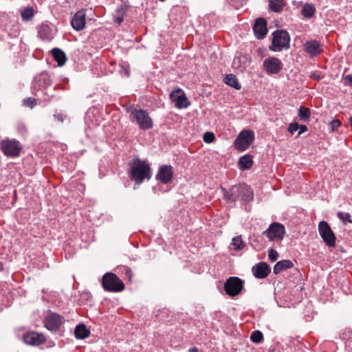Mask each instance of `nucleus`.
I'll list each match as a JSON object with an SVG mask.
<instances>
[{
    "instance_id": "nucleus-1",
    "label": "nucleus",
    "mask_w": 352,
    "mask_h": 352,
    "mask_svg": "<svg viewBox=\"0 0 352 352\" xmlns=\"http://www.w3.org/2000/svg\"><path fill=\"white\" fill-rule=\"evenodd\" d=\"M130 170L129 175L135 184L140 185L144 180L148 181L152 176L151 168L149 164L139 157H134L129 163Z\"/></svg>"
},
{
    "instance_id": "nucleus-2",
    "label": "nucleus",
    "mask_w": 352,
    "mask_h": 352,
    "mask_svg": "<svg viewBox=\"0 0 352 352\" xmlns=\"http://www.w3.org/2000/svg\"><path fill=\"white\" fill-rule=\"evenodd\" d=\"M224 191V198L229 202H235L239 199L247 204L254 199V192L249 186L245 184L234 185L229 190Z\"/></svg>"
},
{
    "instance_id": "nucleus-3",
    "label": "nucleus",
    "mask_w": 352,
    "mask_h": 352,
    "mask_svg": "<svg viewBox=\"0 0 352 352\" xmlns=\"http://www.w3.org/2000/svg\"><path fill=\"white\" fill-rule=\"evenodd\" d=\"M272 45L270 50L272 52H280L290 47V36L285 30H277L272 33Z\"/></svg>"
},
{
    "instance_id": "nucleus-4",
    "label": "nucleus",
    "mask_w": 352,
    "mask_h": 352,
    "mask_svg": "<svg viewBox=\"0 0 352 352\" xmlns=\"http://www.w3.org/2000/svg\"><path fill=\"white\" fill-rule=\"evenodd\" d=\"M131 120L135 122L141 130H148L153 128V122L148 113L142 109H133L131 111Z\"/></svg>"
},
{
    "instance_id": "nucleus-5",
    "label": "nucleus",
    "mask_w": 352,
    "mask_h": 352,
    "mask_svg": "<svg viewBox=\"0 0 352 352\" xmlns=\"http://www.w3.org/2000/svg\"><path fill=\"white\" fill-rule=\"evenodd\" d=\"M102 285L104 290L120 292L124 289L123 282L113 273L107 272L102 276Z\"/></svg>"
},
{
    "instance_id": "nucleus-6",
    "label": "nucleus",
    "mask_w": 352,
    "mask_h": 352,
    "mask_svg": "<svg viewBox=\"0 0 352 352\" xmlns=\"http://www.w3.org/2000/svg\"><path fill=\"white\" fill-rule=\"evenodd\" d=\"M0 149L8 157L19 156L22 149L19 141L16 139H5L0 142Z\"/></svg>"
},
{
    "instance_id": "nucleus-7",
    "label": "nucleus",
    "mask_w": 352,
    "mask_h": 352,
    "mask_svg": "<svg viewBox=\"0 0 352 352\" xmlns=\"http://www.w3.org/2000/svg\"><path fill=\"white\" fill-rule=\"evenodd\" d=\"M254 138V132L253 131L243 129L235 139L234 142V147L239 151H244L253 143Z\"/></svg>"
},
{
    "instance_id": "nucleus-8",
    "label": "nucleus",
    "mask_w": 352,
    "mask_h": 352,
    "mask_svg": "<svg viewBox=\"0 0 352 352\" xmlns=\"http://www.w3.org/2000/svg\"><path fill=\"white\" fill-rule=\"evenodd\" d=\"M285 233V226L277 222L272 223L270 225L269 228L263 232V236L269 239L272 241H281Z\"/></svg>"
},
{
    "instance_id": "nucleus-9",
    "label": "nucleus",
    "mask_w": 352,
    "mask_h": 352,
    "mask_svg": "<svg viewBox=\"0 0 352 352\" xmlns=\"http://www.w3.org/2000/svg\"><path fill=\"white\" fill-rule=\"evenodd\" d=\"M318 232L324 243L330 248L336 245V237L329 223L321 221L318 224Z\"/></svg>"
},
{
    "instance_id": "nucleus-10",
    "label": "nucleus",
    "mask_w": 352,
    "mask_h": 352,
    "mask_svg": "<svg viewBox=\"0 0 352 352\" xmlns=\"http://www.w3.org/2000/svg\"><path fill=\"white\" fill-rule=\"evenodd\" d=\"M65 318L55 312L50 311L45 319V327L52 332H58L65 323Z\"/></svg>"
},
{
    "instance_id": "nucleus-11",
    "label": "nucleus",
    "mask_w": 352,
    "mask_h": 352,
    "mask_svg": "<svg viewBox=\"0 0 352 352\" xmlns=\"http://www.w3.org/2000/svg\"><path fill=\"white\" fill-rule=\"evenodd\" d=\"M243 281L236 276H231L224 283V290L230 296L239 295L243 289Z\"/></svg>"
},
{
    "instance_id": "nucleus-12",
    "label": "nucleus",
    "mask_w": 352,
    "mask_h": 352,
    "mask_svg": "<svg viewBox=\"0 0 352 352\" xmlns=\"http://www.w3.org/2000/svg\"><path fill=\"white\" fill-rule=\"evenodd\" d=\"M52 82L51 76L47 72H43L35 76L32 82V89L34 90L45 89L49 87Z\"/></svg>"
},
{
    "instance_id": "nucleus-13",
    "label": "nucleus",
    "mask_w": 352,
    "mask_h": 352,
    "mask_svg": "<svg viewBox=\"0 0 352 352\" xmlns=\"http://www.w3.org/2000/svg\"><path fill=\"white\" fill-rule=\"evenodd\" d=\"M263 67L268 74H276L282 69L283 64L278 58L270 56L263 61Z\"/></svg>"
},
{
    "instance_id": "nucleus-14",
    "label": "nucleus",
    "mask_w": 352,
    "mask_h": 352,
    "mask_svg": "<svg viewBox=\"0 0 352 352\" xmlns=\"http://www.w3.org/2000/svg\"><path fill=\"white\" fill-rule=\"evenodd\" d=\"M173 177V166L170 165H163L159 168L155 179L162 184H166L172 180Z\"/></svg>"
},
{
    "instance_id": "nucleus-15",
    "label": "nucleus",
    "mask_w": 352,
    "mask_h": 352,
    "mask_svg": "<svg viewBox=\"0 0 352 352\" xmlns=\"http://www.w3.org/2000/svg\"><path fill=\"white\" fill-rule=\"evenodd\" d=\"M170 97L175 102V107L179 109L187 108L190 105L185 94L180 89L172 91Z\"/></svg>"
},
{
    "instance_id": "nucleus-16",
    "label": "nucleus",
    "mask_w": 352,
    "mask_h": 352,
    "mask_svg": "<svg viewBox=\"0 0 352 352\" xmlns=\"http://www.w3.org/2000/svg\"><path fill=\"white\" fill-rule=\"evenodd\" d=\"M38 34L42 40L50 41L54 38L55 28L52 24L42 23L38 28Z\"/></svg>"
},
{
    "instance_id": "nucleus-17",
    "label": "nucleus",
    "mask_w": 352,
    "mask_h": 352,
    "mask_svg": "<svg viewBox=\"0 0 352 352\" xmlns=\"http://www.w3.org/2000/svg\"><path fill=\"white\" fill-rule=\"evenodd\" d=\"M252 272L256 278L263 279L271 272V267L267 263L260 262L252 267Z\"/></svg>"
},
{
    "instance_id": "nucleus-18",
    "label": "nucleus",
    "mask_w": 352,
    "mask_h": 352,
    "mask_svg": "<svg viewBox=\"0 0 352 352\" xmlns=\"http://www.w3.org/2000/svg\"><path fill=\"white\" fill-rule=\"evenodd\" d=\"M253 31L257 39H263L267 33L266 21L263 18L256 19L253 25Z\"/></svg>"
},
{
    "instance_id": "nucleus-19",
    "label": "nucleus",
    "mask_w": 352,
    "mask_h": 352,
    "mask_svg": "<svg viewBox=\"0 0 352 352\" xmlns=\"http://www.w3.org/2000/svg\"><path fill=\"white\" fill-rule=\"evenodd\" d=\"M23 339L25 343L32 346H38L45 341L44 335L34 331L25 333Z\"/></svg>"
},
{
    "instance_id": "nucleus-20",
    "label": "nucleus",
    "mask_w": 352,
    "mask_h": 352,
    "mask_svg": "<svg viewBox=\"0 0 352 352\" xmlns=\"http://www.w3.org/2000/svg\"><path fill=\"white\" fill-rule=\"evenodd\" d=\"M304 50L311 58L316 57L322 52V45L316 40L307 41L304 44Z\"/></svg>"
},
{
    "instance_id": "nucleus-21",
    "label": "nucleus",
    "mask_w": 352,
    "mask_h": 352,
    "mask_svg": "<svg viewBox=\"0 0 352 352\" xmlns=\"http://www.w3.org/2000/svg\"><path fill=\"white\" fill-rule=\"evenodd\" d=\"M85 16L86 14L84 10H78L73 16L71 24L75 30L80 31L85 28L86 23Z\"/></svg>"
},
{
    "instance_id": "nucleus-22",
    "label": "nucleus",
    "mask_w": 352,
    "mask_h": 352,
    "mask_svg": "<svg viewBox=\"0 0 352 352\" xmlns=\"http://www.w3.org/2000/svg\"><path fill=\"white\" fill-rule=\"evenodd\" d=\"M90 331L87 328L84 324H79L76 325L74 330V335L76 339L83 340L89 337Z\"/></svg>"
},
{
    "instance_id": "nucleus-23",
    "label": "nucleus",
    "mask_w": 352,
    "mask_h": 352,
    "mask_svg": "<svg viewBox=\"0 0 352 352\" xmlns=\"http://www.w3.org/2000/svg\"><path fill=\"white\" fill-rule=\"evenodd\" d=\"M293 265L294 264L290 260H282L275 264L273 272L275 274H278L285 270L292 267Z\"/></svg>"
},
{
    "instance_id": "nucleus-24",
    "label": "nucleus",
    "mask_w": 352,
    "mask_h": 352,
    "mask_svg": "<svg viewBox=\"0 0 352 352\" xmlns=\"http://www.w3.org/2000/svg\"><path fill=\"white\" fill-rule=\"evenodd\" d=\"M54 59L58 63V66H63L66 61L65 52L59 48L55 47L52 50Z\"/></svg>"
},
{
    "instance_id": "nucleus-25",
    "label": "nucleus",
    "mask_w": 352,
    "mask_h": 352,
    "mask_svg": "<svg viewBox=\"0 0 352 352\" xmlns=\"http://www.w3.org/2000/svg\"><path fill=\"white\" fill-rule=\"evenodd\" d=\"M238 163L241 170H248L253 164L252 157L249 154H246L239 158Z\"/></svg>"
},
{
    "instance_id": "nucleus-26",
    "label": "nucleus",
    "mask_w": 352,
    "mask_h": 352,
    "mask_svg": "<svg viewBox=\"0 0 352 352\" xmlns=\"http://www.w3.org/2000/svg\"><path fill=\"white\" fill-rule=\"evenodd\" d=\"M223 82L236 90H239L241 88L236 76L232 74H227L224 77Z\"/></svg>"
},
{
    "instance_id": "nucleus-27",
    "label": "nucleus",
    "mask_w": 352,
    "mask_h": 352,
    "mask_svg": "<svg viewBox=\"0 0 352 352\" xmlns=\"http://www.w3.org/2000/svg\"><path fill=\"white\" fill-rule=\"evenodd\" d=\"M316 12V8L311 3H305L301 10V14L307 19L312 17Z\"/></svg>"
},
{
    "instance_id": "nucleus-28",
    "label": "nucleus",
    "mask_w": 352,
    "mask_h": 352,
    "mask_svg": "<svg viewBox=\"0 0 352 352\" xmlns=\"http://www.w3.org/2000/svg\"><path fill=\"white\" fill-rule=\"evenodd\" d=\"M284 0H270L269 10L274 12H280L284 6Z\"/></svg>"
},
{
    "instance_id": "nucleus-29",
    "label": "nucleus",
    "mask_w": 352,
    "mask_h": 352,
    "mask_svg": "<svg viewBox=\"0 0 352 352\" xmlns=\"http://www.w3.org/2000/svg\"><path fill=\"white\" fill-rule=\"evenodd\" d=\"M230 245L231 248L234 250H241L244 248L245 244L242 240L241 236H237L232 239Z\"/></svg>"
},
{
    "instance_id": "nucleus-30",
    "label": "nucleus",
    "mask_w": 352,
    "mask_h": 352,
    "mask_svg": "<svg viewBox=\"0 0 352 352\" xmlns=\"http://www.w3.org/2000/svg\"><path fill=\"white\" fill-rule=\"evenodd\" d=\"M311 116L310 109L307 107L301 106L298 109V117L301 121L307 122L309 121Z\"/></svg>"
},
{
    "instance_id": "nucleus-31",
    "label": "nucleus",
    "mask_w": 352,
    "mask_h": 352,
    "mask_svg": "<svg viewBox=\"0 0 352 352\" xmlns=\"http://www.w3.org/2000/svg\"><path fill=\"white\" fill-rule=\"evenodd\" d=\"M33 16L34 10L31 7H28L21 12V17L23 21H30Z\"/></svg>"
},
{
    "instance_id": "nucleus-32",
    "label": "nucleus",
    "mask_w": 352,
    "mask_h": 352,
    "mask_svg": "<svg viewBox=\"0 0 352 352\" xmlns=\"http://www.w3.org/2000/svg\"><path fill=\"white\" fill-rule=\"evenodd\" d=\"M250 340L254 343H261L263 340V336L261 331L257 330L252 332Z\"/></svg>"
},
{
    "instance_id": "nucleus-33",
    "label": "nucleus",
    "mask_w": 352,
    "mask_h": 352,
    "mask_svg": "<svg viewBox=\"0 0 352 352\" xmlns=\"http://www.w3.org/2000/svg\"><path fill=\"white\" fill-rule=\"evenodd\" d=\"M337 217L344 223H351V217L349 213L344 212H338Z\"/></svg>"
},
{
    "instance_id": "nucleus-34",
    "label": "nucleus",
    "mask_w": 352,
    "mask_h": 352,
    "mask_svg": "<svg viewBox=\"0 0 352 352\" xmlns=\"http://www.w3.org/2000/svg\"><path fill=\"white\" fill-rule=\"evenodd\" d=\"M36 103H37L36 100L32 97L26 98L23 99V104L25 106H28V107H30L31 109H32L34 107H35Z\"/></svg>"
},
{
    "instance_id": "nucleus-35",
    "label": "nucleus",
    "mask_w": 352,
    "mask_h": 352,
    "mask_svg": "<svg viewBox=\"0 0 352 352\" xmlns=\"http://www.w3.org/2000/svg\"><path fill=\"white\" fill-rule=\"evenodd\" d=\"M203 139L205 142L211 143L214 140L215 136L212 132L207 131L204 133Z\"/></svg>"
},
{
    "instance_id": "nucleus-36",
    "label": "nucleus",
    "mask_w": 352,
    "mask_h": 352,
    "mask_svg": "<svg viewBox=\"0 0 352 352\" xmlns=\"http://www.w3.org/2000/svg\"><path fill=\"white\" fill-rule=\"evenodd\" d=\"M17 131L21 135H25L28 132V127L23 122H18L16 125Z\"/></svg>"
},
{
    "instance_id": "nucleus-37",
    "label": "nucleus",
    "mask_w": 352,
    "mask_h": 352,
    "mask_svg": "<svg viewBox=\"0 0 352 352\" xmlns=\"http://www.w3.org/2000/svg\"><path fill=\"white\" fill-rule=\"evenodd\" d=\"M268 257L272 262H275L278 259V254L276 250L270 248L268 251Z\"/></svg>"
},
{
    "instance_id": "nucleus-38",
    "label": "nucleus",
    "mask_w": 352,
    "mask_h": 352,
    "mask_svg": "<svg viewBox=\"0 0 352 352\" xmlns=\"http://www.w3.org/2000/svg\"><path fill=\"white\" fill-rule=\"evenodd\" d=\"M299 129V124L297 122H292L289 125L288 131L292 134L298 131Z\"/></svg>"
},
{
    "instance_id": "nucleus-39",
    "label": "nucleus",
    "mask_w": 352,
    "mask_h": 352,
    "mask_svg": "<svg viewBox=\"0 0 352 352\" xmlns=\"http://www.w3.org/2000/svg\"><path fill=\"white\" fill-rule=\"evenodd\" d=\"M330 125L332 131H335L341 125V122L339 120H333L331 122Z\"/></svg>"
},
{
    "instance_id": "nucleus-40",
    "label": "nucleus",
    "mask_w": 352,
    "mask_h": 352,
    "mask_svg": "<svg viewBox=\"0 0 352 352\" xmlns=\"http://www.w3.org/2000/svg\"><path fill=\"white\" fill-rule=\"evenodd\" d=\"M344 79L345 85L352 87V74H348Z\"/></svg>"
},
{
    "instance_id": "nucleus-41",
    "label": "nucleus",
    "mask_w": 352,
    "mask_h": 352,
    "mask_svg": "<svg viewBox=\"0 0 352 352\" xmlns=\"http://www.w3.org/2000/svg\"><path fill=\"white\" fill-rule=\"evenodd\" d=\"M299 132L298 135H301L302 133L306 132L308 130V127L305 124L299 125Z\"/></svg>"
},
{
    "instance_id": "nucleus-42",
    "label": "nucleus",
    "mask_w": 352,
    "mask_h": 352,
    "mask_svg": "<svg viewBox=\"0 0 352 352\" xmlns=\"http://www.w3.org/2000/svg\"><path fill=\"white\" fill-rule=\"evenodd\" d=\"M54 117L61 122H63L65 118V116L60 113L54 114Z\"/></svg>"
},
{
    "instance_id": "nucleus-43",
    "label": "nucleus",
    "mask_w": 352,
    "mask_h": 352,
    "mask_svg": "<svg viewBox=\"0 0 352 352\" xmlns=\"http://www.w3.org/2000/svg\"><path fill=\"white\" fill-rule=\"evenodd\" d=\"M124 21V18L123 16H118L116 19V23H118V25L121 24Z\"/></svg>"
},
{
    "instance_id": "nucleus-44",
    "label": "nucleus",
    "mask_w": 352,
    "mask_h": 352,
    "mask_svg": "<svg viewBox=\"0 0 352 352\" xmlns=\"http://www.w3.org/2000/svg\"><path fill=\"white\" fill-rule=\"evenodd\" d=\"M188 352H198V349L197 347L190 348Z\"/></svg>"
},
{
    "instance_id": "nucleus-45",
    "label": "nucleus",
    "mask_w": 352,
    "mask_h": 352,
    "mask_svg": "<svg viewBox=\"0 0 352 352\" xmlns=\"http://www.w3.org/2000/svg\"><path fill=\"white\" fill-rule=\"evenodd\" d=\"M54 89H65L66 88H65V87H61V86H60V85H56L55 86Z\"/></svg>"
},
{
    "instance_id": "nucleus-46",
    "label": "nucleus",
    "mask_w": 352,
    "mask_h": 352,
    "mask_svg": "<svg viewBox=\"0 0 352 352\" xmlns=\"http://www.w3.org/2000/svg\"><path fill=\"white\" fill-rule=\"evenodd\" d=\"M349 123L352 127V115L349 117Z\"/></svg>"
},
{
    "instance_id": "nucleus-47",
    "label": "nucleus",
    "mask_w": 352,
    "mask_h": 352,
    "mask_svg": "<svg viewBox=\"0 0 352 352\" xmlns=\"http://www.w3.org/2000/svg\"><path fill=\"white\" fill-rule=\"evenodd\" d=\"M129 274H131V271L130 270H128Z\"/></svg>"
}]
</instances>
